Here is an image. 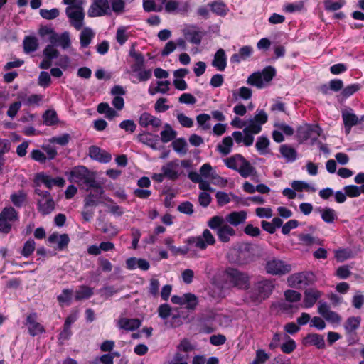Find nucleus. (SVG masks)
I'll list each match as a JSON object with an SVG mask.
<instances>
[{
  "instance_id": "f257e3e1",
  "label": "nucleus",
  "mask_w": 364,
  "mask_h": 364,
  "mask_svg": "<svg viewBox=\"0 0 364 364\" xmlns=\"http://www.w3.org/2000/svg\"><path fill=\"white\" fill-rule=\"evenodd\" d=\"M267 114L263 110H257L253 118L248 120V126L245 127L242 132L235 131L232 133V137L237 144L242 143L246 146L252 145L254 134H259L262 130V125L267 122Z\"/></svg>"
},
{
  "instance_id": "f03ea898",
  "label": "nucleus",
  "mask_w": 364,
  "mask_h": 364,
  "mask_svg": "<svg viewBox=\"0 0 364 364\" xmlns=\"http://www.w3.org/2000/svg\"><path fill=\"white\" fill-rule=\"evenodd\" d=\"M124 0H92L87 14L92 18L111 16L112 12L119 15L124 11Z\"/></svg>"
},
{
  "instance_id": "7ed1b4c3",
  "label": "nucleus",
  "mask_w": 364,
  "mask_h": 364,
  "mask_svg": "<svg viewBox=\"0 0 364 364\" xmlns=\"http://www.w3.org/2000/svg\"><path fill=\"white\" fill-rule=\"evenodd\" d=\"M274 287L272 281L269 279L259 281L247 292V297L251 302L259 304L269 297Z\"/></svg>"
},
{
  "instance_id": "20e7f679",
  "label": "nucleus",
  "mask_w": 364,
  "mask_h": 364,
  "mask_svg": "<svg viewBox=\"0 0 364 364\" xmlns=\"http://www.w3.org/2000/svg\"><path fill=\"white\" fill-rule=\"evenodd\" d=\"M208 226L214 230L222 242H228L230 237L235 235V230L228 223L223 217L215 215L210 218L207 223Z\"/></svg>"
},
{
  "instance_id": "39448f33",
  "label": "nucleus",
  "mask_w": 364,
  "mask_h": 364,
  "mask_svg": "<svg viewBox=\"0 0 364 364\" xmlns=\"http://www.w3.org/2000/svg\"><path fill=\"white\" fill-rule=\"evenodd\" d=\"M230 169L237 171L243 178H247L255 173V168L242 155L235 154L223 160Z\"/></svg>"
},
{
  "instance_id": "423d86ee",
  "label": "nucleus",
  "mask_w": 364,
  "mask_h": 364,
  "mask_svg": "<svg viewBox=\"0 0 364 364\" xmlns=\"http://www.w3.org/2000/svg\"><path fill=\"white\" fill-rule=\"evenodd\" d=\"M275 75V68L272 66H267L262 72H255L250 75L247 80V83L261 89L268 85Z\"/></svg>"
},
{
  "instance_id": "0eeeda50",
  "label": "nucleus",
  "mask_w": 364,
  "mask_h": 364,
  "mask_svg": "<svg viewBox=\"0 0 364 364\" xmlns=\"http://www.w3.org/2000/svg\"><path fill=\"white\" fill-rule=\"evenodd\" d=\"M70 180L77 183L78 185H85L87 188L89 186H95L97 183L95 179V174L91 172L84 166H78L74 167L70 171Z\"/></svg>"
},
{
  "instance_id": "6e6552de",
  "label": "nucleus",
  "mask_w": 364,
  "mask_h": 364,
  "mask_svg": "<svg viewBox=\"0 0 364 364\" xmlns=\"http://www.w3.org/2000/svg\"><path fill=\"white\" fill-rule=\"evenodd\" d=\"M215 242L216 240L214 235L208 229H205L202 235L190 237L186 240V243L189 246L199 250H205L208 245H214Z\"/></svg>"
},
{
  "instance_id": "1a4fd4ad",
  "label": "nucleus",
  "mask_w": 364,
  "mask_h": 364,
  "mask_svg": "<svg viewBox=\"0 0 364 364\" xmlns=\"http://www.w3.org/2000/svg\"><path fill=\"white\" fill-rule=\"evenodd\" d=\"M66 15L72 26L79 31L84 26L85 12L82 4L68 6L65 9Z\"/></svg>"
},
{
  "instance_id": "9d476101",
  "label": "nucleus",
  "mask_w": 364,
  "mask_h": 364,
  "mask_svg": "<svg viewBox=\"0 0 364 364\" xmlns=\"http://www.w3.org/2000/svg\"><path fill=\"white\" fill-rule=\"evenodd\" d=\"M291 269L290 264L276 257L269 258L265 264L266 272L272 275H284L289 273Z\"/></svg>"
},
{
  "instance_id": "9b49d317",
  "label": "nucleus",
  "mask_w": 364,
  "mask_h": 364,
  "mask_svg": "<svg viewBox=\"0 0 364 364\" xmlns=\"http://www.w3.org/2000/svg\"><path fill=\"white\" fill-rule=\"evenodd\" d=\"M18 220V213L13 207H6L0 213V232L8 233L14 222Z\"/></svg>"
},
{
  "instance_id": "f8f14e48",
  "label": "nucleus",
  "mask_w": 364,
  "mask_h": 364,
  "mask_svg": "<svg viewBox=\"0 0 364 364\" xmlns=\"http://www.w3.org/2000/svg\"><path fill=\"white\" fill-rule=\"evenodd\" d=\"M230 282L239 289H246L250 287V276L236 269H229L226 272Z\"/></svg>"
},
{
  "instance_id": "ddd939ff",
  "label": "nucleus",
  "mask_w": 364,
  "mask_h": 364,
  "mask_svg": "<svg viewBox=\"0 0 364 364\" xmlns=\"http://www.w3.org/2000/svg\"><path fill=\"white\" fill-rule=\"evenodd\" d=\"M89 188H92V191L85 198V209L97 206L102 203L101 199H105V198L102 196L104 190L99 183H96L95 186H89L87 188V191H88Z\"/></svg>"
},
{
  "instance_id": "4468645a",
  "label": "nucleus",
  "mask_w": 364,
  "mask_h": 364,
  "mask_svg": "<svg viewBox=\"0 0 364 364\" xmlns=\"http://www.w3.org/2000/svg\"><path fill=\"white\" fill-rule=\"evenodd\" d=\"M35 192L41 197L38 200L39 211L43 215L50 213L55 209V202L50 193L38 188L35 190Z\"/></svg>"
},
{
  "instance_id": "2eb2a0df",
  "label": "nucleus",
  "mask_w": 364,
  "mask_h": 364,
  "mask_svg": "<svg viewBox=\"0 0 364 364\" xmlns=\"http://www.w3.org/2000/svg\"><path fill=\"white\" fill-rule=\"evenodd\" d=\"M35 182L37 185L43 183L49 189L52 188L55 186L63 187L65 183V181L63 178L57 177L53 178L44 172L38 173L35 176Z\"/></svg>"
},
{
  "instance_id": "dca6fc26",
  "label": "nucleus",
  "mask_w": 364,
  "mask_h": 364,
  "mask_svg": "<svg viewBox=\"0 0 364 364\" xmlns=\"http://www.w3.org/2000/svg\"><path fill=\"white\" fill-rule=\"evenodd\" d=\"M312 274L310 272H299L291 274L287 279L288 284L294 288H301L306 286L311 279Z\"/></svg>"
},
{
  "instance_id": "f3484780",
  "label": "nucleus",
  "mask_w": 364,
  "mask_h": 364,
  "mask_svg": "<svg viewBox=\"0 0 364 364\" xmlns=\"http://www.w3.org/2000/svg\"><path fill=\"white\" fill-rule=\"evenodd\" d=\"M318 312L331 323L338 324L341 321V317L336 312L333 311L326 302H319Z\"/></svg>"
},
{
  "instance_id": "a211bd4d",
  "label": "nucleus",
  "mask_w": 364,
  "mask_h": 364,
  "mask_svg": "<svg viewBox=\"0 0 364 364\" xmlns=\"http://www.w3.org/2000/svg\"><path fill=\"white\" fill-rule=\"evenodd\" d=\"M253 246L250 244H245L241 246L237 250V263L239 264H245L253 260L252 254Z\"/></svg>"
},
{
  "instance_id": "6ab92c4d",
  "label": "nucleus",
  "mask_w": 364,
  "mask_h": 364,
  "mask_svg": "<svg viewBox=\"0 0 364 364\" xmlns=\"http://www.w3.org/2000/svg\"><path fill=\"white\" fill-rule=\"evenodd\" d=\"M25 324L28 327L29 334L32 336L45 332L43 326L37 321L36 314H31L27 316Z\"/></svg>"
},
{
  "instance_id": "aec40b11",
  "label": "nucleus",
  "mask_w": 364,
  "mask_h": 364,
  "mask_svg": "<svg viewBox=\"0 0 364 364\" xmlns=\"http://www.w3.org/2000/svg\"><path fill=\"white\" fill-rule=\"evenodd\" d=\"M186 38L191 43L199 45L203 37L202 32L195 26H190L183 31Z\"/></svg>"
},
{
  "instance_id": "412c9836",
  "label": "nucleus",
  "mask_w": 364,
  "mask_h": 364,
  "mask_svg": "<svg viewBox=\"0 0 364 364\" xmlns=\"http://www.w3.org/2000/svg\"><path fill=\"white\" fill-rule=\"evenodd\" d=\"M89 156L102 163H107L112 159L110 154L96 146H92L89 148Z\"/></svg>"
},
{
  "instance_id": "4be33fe9",
  "label": "nucleus",
  "mask_w": 364,
  "mask_h": 364,
  "mask_svg": "<svg viewBox=\"0 0 364 364\" xmlns=\"http://www.w3.org/2000/svg\"><path fill=\"white\" fill-rule=\"evenodd\" d=\"M322 129L318 125H305L304 127H300L299 133L301 137L304 139H307L310 137L316 138L320 136Z\"/></svg>"
},
{
  "instance_id": "5701e85b",
  "label": "nucleus",
  "mask_w": 364,
  "mask_h": 364,
  "mask_svg": "<svg viewBox=\"0 0 364 364\" xmlns=\"http://www.w3.org/2000/svg\"><path fill=\"white\" fill-rule=\"evenodd\" d=\"M247 218V213L244 210L232 212L228 214L224 219L225 223H229L230 225L237 226L240 224L245 223Z\"/></svg>"
},
{
  "instance_id": "b1692460",
  "label": "nucleus",
  "mask_w": 364,
  "mask_h": 364,
  "mask_svg": "<svg viewBox=\"0 0 364 364\" xmlns=\"http://www.w3.org/2000/svg\"><path fill=\"white\" fill-rule=\"evenodd\" d=\"M321 292L315 289H308L304 291V306L310 308L313 306L321 297Z\"/></svg>"
},
{
  "instance_id": "393cba45",
  "label": "nucleus",
  "mask_w": 364,
  "mask_h": 364,
  "mask_svg": "<svg viewBox=\"0 0 364 364\" xmlns=\"http://www.w3.org/2000/svg\"><path fill=\"white\" fill-rule=\"evenodd\" d=\"M161 171L166 178L176 180L178 177V164L177 161H170L162 166Z\"/></svg>"
},
{
  "instance_id": "a878e982",
  "label": "nucleus",
  "mask_w": 364,
  "mask_h": 364,
  "mask_svg": "<svg viewBox=\"0 0 364 364\" xmlns=\"http://www.w3.org/2000/svg\"><path fill=\"white\" fill-rule=\"evenodd\" d=\"M119 328L126 331H134L141 326V321L138 318H121L117 322Z\"/></svg>"
},
{
  "instance_id": "bb28decb",
  "label": "nucleus",
  "mask_w": 364,
  "mask_h": 364,
  "mask_svg": "<svg viewBox=\"0 0 364 364\" xmlns=\"http://www.w3.org/2000/svg\"><path fill=\"white\" fill-rule=\"evenodd\" d=\"M140 126L146 127L151 125L153 127H159L161 125L160 119L151 115L148 112H144L141 114L139 120Z\"/></svg>"
},
{
  "instance_id": "cd10ccee",
  "label": "nucleus",
  "mask_w": 364,
  "mask_h": 364,
  "mask_svg": "<svg viewBox=\"0 0 364 364\" xmlns=\"http://www.w3.org/2000/svg\"><path fill=\"white\" fill-rule=\"evenodd\" d=\"M342 118L345 125L346 132V134H349L351 127L358 123V118L351 112V109L350 111H343L342 112Z\"/></svg>"
},
{
  "instance_id": "c85d7f7f",
  "label": "nucleus",
  "mask_w": 364,
  "mask_h": 364,
  "mask_svg": "<svg viewBox=\"0 0 364 364\" xmlns=\"http://www.w3.org/2000/svg\"><path fill=\"white\" fill-rule=\"evenodd\" d=\"M212 65L220 71H223L225 69L227 66V58L223 49L220 48L215 53Z\"/></svg>"
},
{
  "instance_id": "c756f323",
  "label": "nucleus",
  "mask_w": 364,
  "mask_h": 364,
  "mask_svg": "<svg viewBox=\"0 0 364 364\" xmlns=\"http://www.w3.org/2000/svg\"><path fill=\"white\" fill-rule=\"evenodd\" d=\"M304 342L306 345L315 346L318 349H323L326 346L323 336L317 333L308 334L304 338Z\"/></svg>"
},
{
  "instance_id": "7c9ffc66",
  "label": "nucleus",
  "mask_w": 364,
  "mask_h": 364,
  "mask_svg": "<svg viewBox=\"0 0 364 364\" xmlns=\"http://www.w3.org/2000/svg\"><path fill=\"white\" fill-rule=\"evenodd\" d=\"M48 241L50 243H56L59 250H63L68 246L70 239L67 234L59 235L54 232L49 236Z\"/></svg>"
},
{
  "instance_id": "2f4dec72",
  "label": "nucleus",
  "mask_w": 364,
  "mask_h": 364,
  "mask_svg": "<svg viewBox=\"0 0 364 364\" xmlns=\"http://www.w3.org/2000/svg\"><path fill=\"white\" fill-rule=\"evenodd\" d=\"M361 318L360 316L348 317L344 323L343 327L346 334H351L360 326Z\"/></svg>"
},
{
  "instance_id": "473e14b6",
  "label": "nucleus",
  "mask_w": 364,
  "mask_h": 364,
  "mask_svg": "<svg viewBox=\"0 0 364 364\" xmlns=\"http://www.w3.org/2000/svg\"><path fill=\"white\" fill-rule=\"evenodd\" d=\"M252 50L253 49L250 46H243L237 53L232 55L230 60L232 63H239L241 60H245L252 55Z\"/></svg>"
},
{
  "instance_id": "72a5a7b5",
  "label": "nucleus",
  "mask_w": 364,
  "mask_h": 364,
  "mask_svg": "<svg viewBox=\"0 0 364 364\" xmlns=\"http://www.w3.org/2000/svg\"><path fill=\"white\" fill-rule=\"evenodd\" d=\"M211 11L218 16H225L229 11L227 5L222 1H215L208 4Z\"/></svg>"
},
{
  "instance_id": "f704fd0d",
  "label": "nucleus",
  "mask_w": 364,
  "mask_h": 364,
  "mask_svg": "<svg viewBox=\"0 0 364 364\" xmlns=\"http://www.w3.org/2000/svg\"><path fill=\"white\" fill-rule=\"evenodd\" d=\"M233 140L232 136H225L223 139L221 143L217 145V150L225 156L231 152Z\"/></svg>"
},
{
  "instance_id": "c9c22d12",
  "label": "nucleus",
  "mask_w": 364,
  "mask_h": 364,
  "mask_svg": "<svg viewBox=\"0 0 364 364\" xmlns=\"http://www.w3.org/2000/svg\"><path fill=\"white\" fill-rule=\"evenodd\" d=\"M95 36L93 31L88 27L84 28L80 35V46L82 48H86L91 43L92 39Z\"/></svg>"
},
{
  "instance_id": "e433bc0d",
  "label": "nucleus",
  "mask_w": 364,
  "mask_h": 364,
  "mask_svg": "<svg viewBox=\"0 0 364 364\" xmlns=\"http://www.w3.org/2000/svg\"><path fill=\"white\" fill-rule=\"evenodd\" d=\"M23 43L24 51L26 53L36 51L38 47V41L35 36H26Z\"/></svg>"
},
{
  "instance_id": "4c0bfd02",
  "label": "nucleus",
  "mask_w": 364,
  "mask_h": 364,
  "mask_svg": "<svg viewBox=\"0 0 364 364\" xmlns=\"http://www.w3.org/2000/svg\"><path fill=\"white\" fill-rule=\"evenodd\" d=\"M100 114H103L109 119H112L118 115L117 112L113 109L108 103L102 102L100 103L97 109Z\"/></svg>"
},
{
  "instance_id": "58836bf2",
  "label": "nucleus",
  "mask_w": 364,
  "mask_h": 364,
  "mask_svg": "<svg viewBox=\"0 0 364 364\" xmlns=\"http://www.w3.org/2000/svg\"><path fill=\"white\" fill-rule=\"evenodd\" d=\"M171 145L173 150L181 156H184L188 152V144L183 138L175 139Z\"/></svg>"
},
{
  "instance_id": "ea45409f",
  "label": "nucleus",
  "mask_w": 364,
  "mask_h": 364,
  "mask_svg": "<svg viewBox=\"0 0 364 364\" xmlns=\"http://www.w3.org/2000/svg\"><path fill=\"white\" fill-rule=\"evenodd\" d=\"M93 294V290L92 288L81 285L75 291V299L77 301L89 299Z\"/></svg>"
},
{
  "instance_id": "a19ab883",
  "label": "nucleus",
  "mask_w": 364,
  "mask_h": 364,
  "mask_svg": "<svg viewBox=\"0 0 364 364\" xmlns=\"http://www.w3.org/2000/svg\"><path fill=\"white\" fill-rule=\"evenodd\" d=\"M346 196L350 198L358 197L361 193H364V184L360 186L355 185L346 186L343 188Z\"/></svg>"
},
{
  "instance_id": "79ce46f5",
  "label": "nucleus",
  "mask_w": 364,
  "mask_h": 364,
  "mask_svg": "<svg viewBox=\"0 0 364 364\" xmlns=\"http://www.w3.org/2000/svg\"><path fill=\"white\" fill-rule=\"evenodd\" d=\"M284 343L280 346L281 350L284 353H291L296 348V343L288 335L284 334Z\"/></svg>"
},
{
  "instance_id": "37998d69",
  "label": "nucleus",
  "mask_w": 364,
  "mask_h": 364,
  "mask_svg": "<svg viewBox=\"0 0 364 364\" xmlns=\"http://www.w3.org/2000/svg\"><path fill=\"white\" fill-rule=\"evenodd\" d=\"M176 136V132L173 130L168 124H166L164 129L161 132V141L164 143L169 142L172 139H175Z\"/></svg>"
},
{
  "instance_id": "c03bdc74",
  "label": "nucleus",
  "mask_w": 364,
  "mask_h": 364,
  "mask_svg": "<svg viewBox=\"0 0 364 364\" xmlns=\"http://www.w3.org/2000/svg\"><path fill=\"white\" fill-rule=\"evenodd\" d=\"M280 153L288 161H294L296 159V150L288 145L281 146Z\"/></svg>"
},
{
  "instance_id": "a18cd8bd",
  "label": "nucleus",
  "mask_w": 364,
  "mask_h": 364,
  "mask_svg": "<svg viewBox=\"0 0 364 364\" xmlns=\"http://www.w3.org/2000/svg\"><path fill=\"white\" fill-rule=\"evenodd\" d=\"M321 218L327 223H332L337 218L336 211L330 208L319 210Z\"/></svg>"
},
{
  "instance_id": "49530a36",
  "label": "nucleus",
  "mask_w": 364,
  "mask_h": 364,
  "mask_svg": "<svg viewBox=\"0 0 364 364\" xmlns=\"http://www.w3.org/2000/svg\"><path fill=\"white\" fill-rule=\"evenodd\" d=\"M198 303L197 296L191 293L184 294L183 305L189 310H194Z\"/></svg>"
},
{
  "instance_id": "de8ad7c7",
  "label": "nucleus",
  "mask_w": 364,
  "mask_h": 364,
  "mask_svg": "<svg viewBox=\"0 0 364 364\" xmlns=\"http://www.w3.org/2000/svg\"><path fill=\"white\" fill-rule=\"evenodd\" d=\"M43 123L47 126H52L57 124L58 119L57 113L53 109H48L43 115Z\"/></svg>"
},
{
  "instance_id": "09e8293b",
  "label": "nucleus",
  "mask_w": 364,
  "mask_h": 364,
  "mask_svg": "<svg viewBox=\"0 0 364 364\" xmlns=\"http://www.w3.org/2000/svg\"><path fill=\"white\" fill-rule=\"evenodd\" d=\"M194 348V346L192 345L188 339L183 338L177 346V352H180L183 354H188V353L193 351Z\"/></svg>"
},
{
  "instance_id": "8fccbe9b",
  "label": "nucleus",
  "mask_w": 364,
  "mask_h": 364,
  "mask_svg": "<svg viewBox=\"0 0 364 364\" xmlns=\"http://www.w3.org/2000/svg\"><path fill=\"white\" fill-rule=\"evenodd\" d=\"M73 294V290L64 289L62 293L58 296L57 299L61 304H65L69 305L72 299Z\"/></svg>"
},
{
  "instance_id": "3c124183",
  "label": "nucleus",
  "mask_w": 364,
  "mask_h": 364,
  "mask_svg": "<svg viewBox=\"0 0 364 364\" xmlns=\"http://www.w3.org/2000/svg\"><path fill=\"white\" fill-rule=\"evenodd\" d=\"M284 295L285 297V300L287 302L293 304L298 302L301 299V294L295 290H287L284 291Z\"/></svg>"
},
{
  "instance_id": "603ef678",
  "label": "nucleus",
  "mask_w": 364,
  "mask_h": 364,
  "mask_svg": "<svg viewBox=\"0 0 364 364\" xmlns=\"http://www.w3.org/2000/svg\"><path fill=\"white\" fill-rule=\"evenodd\" d=\"M201 176L211 178L212 179H221L216 173H212V166L209 164H203L200 168Z\"/></svg>"
},
{
  "instance_id": "864d4df0",
  "label": "nucleus",
  "mask_w": 364,
  "mask_h": 364,
  "mask_svg": "<svg viewBox=\"0 0 364 364\" xmlns=\"http://www.w3.org/2000/svg\"><path fill=\"white\" fill-rule=\"evenodd\" d=\"M190 356L188 354H183L176 352L168 364H188Z\"/></svg>"
},
{
  "instance_id": "5fc2aeb1",
  "label": "nucleus",
  "mask_w": 364,
  "mask_h": 364,
  "mask_svg": "<svg viewBox=\"0 0 364 364\" xmlns=\"http://www.w3.org/2000/svg\"><path fill=\"white\" fill-rule=\"evenodd\" d=\"M40 14L45 19L52 20L55 19L59 16L60 11L58 9L55 8L52 9L50 10L41 9Z\"/></svg>"
},
{
  "instance_id": "6e6d98bb",
  "label": "nucleus",
  "mask_w": 364,
  "mask_h": 364,
  "mask_svg": "<svg viewBox=\"0 0 364 364\" xmlns=\"http://www.w3.org/2000/svg\"><path fill=\"white\" fill-rule=\"evenodd\" d=\"M269 145V141L267 137L259 136L257 139L255 146L258 151L261 154L266 153V149Z\"/></svg>"
},
{
  "instance_id": "4d7b16f0",
  "label": "nucleus",
  "mask_w": 364,
  "mask_h": 364,
  "mask_svg": "<svg viewBox=\"0 0 364 364\" xmlns=\"http://www.w3.org/2000/svg\"><path fill=\"white\" fill-rule=\"evenodd\" d=\"M44 57L53 60L59 55V51L53 45H48L43 51Z\"/></svg>"
},
{
  "instance_id": "13d9d810",
  "label": "nucleus",
  "mask_w": 364,
  "mask_h": 364,
  "mask_svg": "<svg viewBox=\"0 0 364 364\" xmlns=\"http://www.w3.org/2000/svg\"><path fill=\"white\" fill-rule=\"evenodd\" d=\"M291 186L294 191H301L303 190L315 191L316 189L314 187H311L308 183L300 181H294L291 183Z\"/></svg>"
},
{
  "instance_id": "bf43d9fd",
  "label": "nucleus",
  "mask_w": 364,
  "mask_h": 364,
  "mask_svg": "<svg viewBox=\"0 0 364 364\" xmlns=\"http://www.w3.org/2000/svg\"><path fill=\"white\" fill-rule=\"evenodd\" d=\"M210 119V117L207 114H200L196 117L198 124L202 127V129L204 130H207L210 128V125L208 123Z\"/></svg>"
},
{
  "instance_id": "052dcab7",
  "label": "nucleus",
  "mask_w": 364,
  "mask_h": 364,
  "mask_svg": "<svg viewBox=\"0 0 364 364\" xmlns=\"http://www.w3.org/2000/svg\"><path fill=\"white\" fill-rule=\"evenodd\" d=\"M269 358V355L264 350L259 349L257 350L256 357L251 364H263Z\"/></svg>"
},
{
  "instance_id": "680f3d73",
  "label": "nucleus",
  "mask_w": 364,
  "mask_h": 364,
  "mask_svg": "<svg viewBox=\"0 0 364 364\" xmlns=\"http://www.w3.org/2000/svg\"><path fill=\"white\" fill-rule=\"evenodd\" d=\"M26 199V194L22 191L14 193L11 196V200L14 205L21 207Z\"/></svg>"
},
{
  "instance_id": "e2e57ef3",
  "label": "nucleus",
  "mask_w": 364,
  "mask_h": 364,
  "mask_svg": "<svg viewBox=\"0 0 364 364\" xmlns=\"http://www.w3.org/2000/svg\"><path fill=\"white\" fill-rule=\"evenodd\" d=\"M119 127L129 133H133L136 129V124L133 120H124L119 124Z\"/></svg>"
},
{
  "instance_id": "0e129e2a",
  "label": "nucleus",
  "mask_w": 364,
  "mask_h": 364,
  "mask_svg": "<svg viewBox=\"0 0 364 364\" xmlns=\"http://www.w3.org/2000/svg\"><path fill=\"white\" fill-rule=\"evenodd\" d=\"M51 82L50 74L48 72L42 71L38 77V85L43 87H48Z\"/></svg>"
},
{
  "instance_id": "69168bd1",
  "label": "nucleus",
  "mask_w": 364,
  "mask_h": 364,
  "mask_svg": "<svg viewBox=\"0 0 364 364\" xmlns=\"http://www.w3.org/2000/svg\"><path fill=\"white\" fill-rule=\"evenodd\" d=\"M177 119L180 124L183 127L190 128L193 125V120L183 113L177 114Z\"/></svg>"
},
{
  "instance_id": "338daca9",
  "label": "nucleus",
  "mask_w": 364,
  "mask_h": 364,
  "mask_svg": "<svg viewBox=\"0 0 364 364\" xmlns=\"http://www.w3.org/2000/svg\"><path fill=\"white\" fill-rule=\"evenodd\" d=\"M344 4V1L341 0L339 1H333L331 0H325V8L329 11H337L341 9Z\"/></svg>"
},
{
  "instance_id": "774afa93",
  "label": "nucleus",
  "mask_w": 364,
  "mask_h": 364,
  "mask_svg": "<svg viewBox=\"0 0 364 364\" xmlns=\"http://www.w3.org/2000/svg\"><path fill=\"white\" fill-rule=\"evenodd\" d=\"M126 31V28L123 26L118 28L117 31L116 40L120 45H123L127 41L128 35Z\"/></svg>"
}]
</instances>
